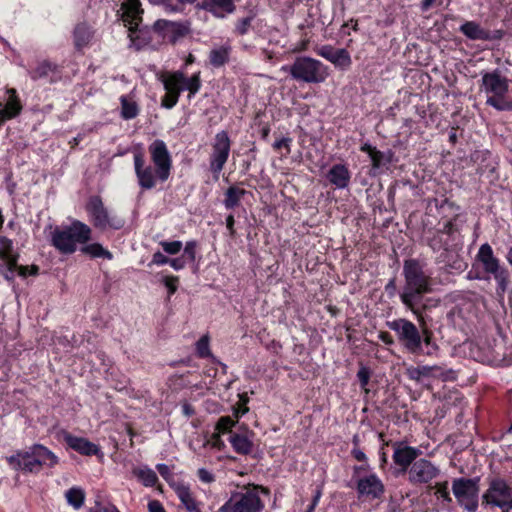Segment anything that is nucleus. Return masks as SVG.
Listing matches in <instances>:
<instances>
[{
	"instance_id": "obj_46",
	"label": "nucleus",
	"mask_w": 512,
	"mask_h": 512,
	"mask_svg": "<svg viewBox=\"0 0 512 512\" xmlns=\"http://www.w3.org/2000/svg\"><path fill=\"white\" fill-rule=\"evenodd\" d=\"M437 231L441 232L446 238H448L451 242L454 241V235L458 232V228L454 224L453 221H447L444 223L443 227L438 229Z\"/></svg>"
},
{
	"instance_id": "obj_8",
	"label": "nucleus",
	"mask_w": 512,
	"mask_h": 512,
	"mask_svg": "<svg viewBox=\"0 0 512 512\" xmlns=\"http://www.w3.org/2000/svg\"><path fill=\"white\" fill-rule=\"evenodd\" d=\"M263 503L255 490L234 493L218 512H260Z\"/></svg>"
},
{
	"instance_id": "obj_6",
	"label": "nucleus",
	"mask_w": 512,
	"mask_h": 512,
	"mask_svg": "<svg viewBox=\"0 0 512 512\" xmlns=\"http://www.w3.org/2000/svg\"><path fill=\"white\" fill-rule=\"evenodd\" d=\"M480 477L455 478L452 481V492L457 503L468 512H476L478 508Z\"/></svg>"
},
{
	"instance_id": "obj_4",
	"label": "nucleus",
	"mask_w": 512,
	"mask_h": 512,
	"mask_svg": "<svg viewBox=\"0 0 512 512\" xmlns=\"http://www.w3.org/2000/svg\"><path fill=\"white\" fill-rule=\"evenodd\" d=\"M291 77L305 83H323L329 76L328 67L317 59L300 56L288 68Z\"/></svg>"
},
{
	"instance_id": "obj_2",
	"label": "nucleus",
	"mask_w": 512,
	"mask_h": 512,
	"mask_svg": "<svg viewBox=\"0 0 512 512\" xmlns=\"http://www.w3.org/2000/svg\"><path fill=\"white\" fill-rule=\"evenodd\" d=\"M91 228L74 220L70 225L55 227L50 234L51 245L62 254H72L78 244H85L91 239Z\"/></svg>"
},
{
	"instance_id": "obj_24",
	"label": "nucleus",
	"mask_w": 512,
	"mask_h": 512,
	"mask_svg": "<svg viewBox=\"0 0 512 512\" xmlns=\"http://www.w3.org/2000/svg\"><path fill=\"white\" fill-rule=\"evenodd\" d=\"M10 463L17 462L19 469L26 472H38L41 466L36 462V457L33 456V450L30 447L28 451L19 452L16 456L10 457Z\"/></svg>"
},
{
	"instance_id": "obj_47",
	"label": "nucleus",
	"mask_w": 512,
	"mask_h": 512,
	"mask_svg": "<svg viewBox=\"0 0 512 512\" xmlns=\"http://www.w3.org/2000/svg\"><path fill=\"white\" fill-rule=\"evenodd\" d=\"M235 425V421L232 420L229 416L221 417L217 424L216 428L219 430V432L225 433V432H231V428Z\"/></svg>"
},
{
	"instance_id": "obj_20",
	"label": "nucleus",
	"mask_w": 512,
	"mask_h": 512,
	"mask_svg": "<svg viewBox=\"0 0 512 512\" xmlns=\"http://www.w3.org/2000/svg\"><path fill=\"white\" fill-rule=\"evenodd\" d=\"M134 168L138 183L142 189L150 190L155 187V174L151 166H145L144 155L142 152L134 154Z\"/></svg>"
},
{
	"instance_id": "obj_39",
	"label": "nucleus",
	"mask_w": 512,
	"mask_h": 512,
	"mask_svg": "<svg viewBox=\"0 0 512 512\" xmlns=\"http://www.w3.org/2000/svg\"><path fill=\"white\" fill-rule=\"evenodd\" d=\"M2 260L3 262L0 263V273L4 276L6 280H13L14 273L18 267V256L5 258Z\"/></svg>"
},
{
	"instance_id": "obj_59",
	"label": "nucleus",
	"mask_w": 512,
	"mask_h": 512,
	"mask_svg": "<svg viewBox=\"0 0 512 512\" xmlns=\"http://www.w3.org/2000/svg\"><path fill=\"white\" fill-rule=\"evenodd\" d=\"M397 291L396 279L391 278L385 285V292L390 298L394 297Z\"/></svg>"
},
{
	"instance_id": "obj_9",
	"label": "nucleus",
	"mask_w": 512,
	"mask_h": 512,
	"mask_svg": "<svg viewBox=\"0 0 512 512\" xmlns=\"http://www.w3.org/2000/svg\"><path fill=\"white\" fill-rule=\"evenodd\" d=\"M86 210L90 216L91 222L96 228L102 230L108 227L120 229L124 225L123 220L109 217L108 210L105 208L99 196H92L89 199Z\"/></svg>"
},
{
	"instance_id": "obj_56",
	"label": "nucleus",
	"mask_w": 512,
	"mask_h": 512,
	"mask_svg": "<svg viewBox=\"0 0 512 512\" xmlns=\"http://www.w3.org/2000/svg\"><path fill=\"white\" fill-rule=\"evenodd\" d=\"M176 26L175 22H171L164 19H159L154 23V29L158 32L164 31L165 29L172 28L174 30V27Z\"/></svg>"
},
{
	"instance_id": "obj_27",
	"label": "nucleus",
	"mask_w": 512,
	"mask_h": 512,
	"mask_svg": "<svg viewBox=\"0 0 512 512\" xmlns=\"http://www.w3.org/2000/svg\"><path fill=\"white\" fill-rule=\"evenodd\" d=\"M229 442L234 450L239 454L247 455L252 451L253 442L245 434L231 433L229 436Z\"/></svg>"
},
{
	"instance_id": "obj_13",
	"label": "nucleus",
	"mask_w": 512,
	"mask_h": 512,
	"mask_svg": "<svg viewBox=\"0 0 512 512\" xmlns=\"http://www.w3.org/2000/svg\"><path fill=\"white\" fill-rule=\"evenodd\" d=\"M511 497L512 487L504 479L497 477L489 481V487L482 495V502L501 508V504Z\"/></svg>"
},
{
	"instance_id": "obj_35",
	"label": "nucleus",
	"mask_w": 512,
	"mask_h": 512,
	"mask_svg": "<svg viewBox=\"0 0 512 512\" xmlns=\"http://www.w3.org/2000/svg\"><path fill=\"white\" fill-rule=\"evenodd\" d=\"M65 498L74 509H80L84 504L85 492L80 487H72L66 491Z\"/></svg>"
},
{
	"instance_id": "obj_62",
	"label": "nucleus",
	"mask_w": 512,
	"mask_h": 512,
	"mask_svg": "<svg viewBox=\"0 0 512 512\" xmlns=\"http://www.w3.org/2000/svg\"><path fill=\"white\" fill-rule=\"evenodd\" d=\"M443 0H422L421 10L428 11L432 6H440Z\"/></svg>"
},
{
	"instance_id": "obj_10",
	"label": "nucleus",
	"mask_w": 512,
	"mask_h": 512,
	"mask_svg": "<svg viewBox=\"0 0 512 512\" xmlns=\"http://www.w3.org/2000/svg\"><path fill=\"white\" fill-rule=\"evenodd\" d=\"M148 149L151 160L156 167V176L162 182L166 181L170 176L172 161L165 142L157 139L149 145Z\"/></svg>"
},
{
	"instance_id": "obj_63",
	"label": "nucleus",
	"mask_w": 512,
	"mask_h": 512,
	"mask_svg": "<svg viewBox=\"0 0 512 512\" xmlns=\"http://www.w3.org/2000/svg\"><path fill=\"white\" fill-rule=\"evenodd\" d=\"M148 509L150 512H165L162 504L157 500H152L148 503Z\"/></svg>"
},
{
	"instance_id": "obj_50",
	"label": "nucleus",
	"mask_w": 512,
	"mask_h": 512,
	"mask_svg": "<svg viewBox=\"0 0 512 512\" xmlns=\"http://www.w3.org/2000/svg\"><path fill=\"white\" fill-rule=\"evenodd\" d=\"M291 143H292V139L290 137H283L281 139H277L274 143H273V148L274 150H280L281 148H284L286 150V154H290L291 152Z\"/></svg>"
},
{
	"instance_id": "obj_17",
	"label": "nucleus",
	"mask_w": 512,
	"mask_h": 512,
	"mask_svg": "<svg viewBox=\"0 0 512 512\" xmlns=\"http://www.w3.org/2000/svg\"><path fill=\"white\" fill-rule=\"evenodd\" d=\"M393 448V461L401 467L402 472H408L409 468L418 460L417 458L421 454L419 449L408 446L403 442L394 443Z\"/></svg>"
},
{
	"instance_id": "obj_43",
	"label": "nucleus",
	"mask_w": 512,
	"mask_h": 512,
	"mask_svg": "<svg viewBox=\"0 0 512 512\" xmlns=\"http://www.w3.org/2000/svg\"><path fill=\"white\" fill-rule=\"evenodd\" d=\"M18 256L13 252V242L5 236H0V259Z\"/></svg>"
},
{
	"instance_id": "obj_34",
	"label": "nucleus",
	"mask_w": 512,
	"mask_h": 512,
	"mask_svg": "<svg viewBox=\"0 0 512 512\" xmlns=\"http://www.w3.org/2000/svg\"><path fill=\"white\" fill-rule=\"evenodd\" d=\"M81 252L92 258H104L111 260L113 255L99 243H92L81 248Z\"/></svg>"
},
{
	"instance_id": "obj_61",
	"label": "nucleus",
	"mask_w": 512,
	"mask_h": 512,
	"mask_svg": "<svg viewBox=\"0 0 512 512\" xmlns=\"http://www.w3.org/2000/svg\"><path fill=\"white\" fill-rule=\"evenodd\" d=\"M168 264H170L175 270H180L185 267L186 260L181 256L174 259H169Z\"/></svg>"
},
{
	"instance_id": "obj_22",
	"label": "nucleus",
	"mask_w": 512,
	"mask_h": 512,
	"mask_svg": "<svg viewBox=\"0 0 512 512\" xmlns=\"http://www.w3.org/2000/svg\"><path fill=\"white\" fill-rule=\"evenodd\" d=\"M159 80L163 83L167 92H172V103L168 106H175L178 102L181 91L184 90V73L181 71L173 72L169 75L161 74Z\"/></svg>"
},
{
	"instance_id": "obj_42",
	"label": "nucleus",
	"mask_w": 512,
	"mask_h": 512,
	"mask_svg": "<svg viewBox=\"0 0 512 512\" xmlns=\"http://www.w3.org/2000/svg\"><path fill=\"white\" fill-rule=\"evenodd\" d=\"M183 86L184 90L189 91V97L195 95L201 87L200 73H196L190 78L184 76Z\"/></svg>"
},
{
	"instance_id": "obj_64",
	"label": "nucleus",
	"mask_w": 512,
	"mask_h": 512,
	"mask_svg": "<svg viewBox=\"0 0 512 512\" xmlns=\"http://www.w3.org/2000/svg\"><path fill=\"white\" fill-rule=\"evenodd\" d=\"M351 454L357 461H366L367 459L365 453L358 447H354Z\"/></svg>"
},
{
	"instance_id": "obj_28",
	"label": "nucleus",
	"mask_w": 512,
	"mask_h": 512,
	"mask_svg": "<svg viewBox=\"0 0 512 512\" xmlns=\"http://www.w3.org/2000/svg\"><path fill=\"white\" fill-rule=\"evenodd\" d=\"M57 65L51 61L43 60L40 61L37 66L28 71L30 78L33 81H37L39 79L47 78L50 73H54L57 71Z\"/></svg>"
},
{
	"instance_id": "obj_21",
	"label": "nucleus",
	"mask_w": 512,
	"mask_h": 512,
	"mask_svg": "<svg viewBox=\"0 0 512 512\" xmlns=\"http://www.w3.org/2000/svg\"><path fill=\"white\" fill-rule=\"evenodd\" d=\"M122 20L129 30L133 32L138 28L139 22H141V15L143 10L139 0H126L122 3Z\"/></svg>"
},
{
	"instance_id": "obj_12",
	"label": "nucleus",
	"mask_w": 512,
	"mask_h": 512,
	"mask_svg": "<svg viewBox=\"0 0 512 512\" xmlns=\"http://www.w3.org/2000/svg\"><path fill=\"white\" fill-rule=\"evenodd\" d=\"M440 474L439 468L431 461L420 458L408 470V480L413 485L428 484Z\"/></svg>"
},
{
	"instance_id": "obj_51",
	"label": "nucleus",
	"mask_w": 512,
	"mask_h": 512,
	"mask_svg": "<svg viewBox=\"0 0 512 512\" xmlns=\"http://www.w3.org/2000/svg\"><path fill=\"white\" fill-rule=\"evenodd\" d=\"M196 254V243L194 241L187 242L184 247V253L182 257L188 259L189 262H194Z\"/></svg>"
},
{
	"instance_id": "obj_5",
	"label": "nucleus",
	"mask_w": 512,
	"mask_h": 512,
	"mask_svg": "<svg viewBox=\"0 0 512 512\" xmlns=\"http://www.w3.org/2000/svg\"><path fill=\"white\" fill-rule=\"evenodd\" d=\"M476 258L482 264L484 271L493 275L498 284L497 294L502 296L508 288L509 272L500 265L498 258L494 256L492 247L488 243L482 244Z\"/></svg>"
},
{
	"instance_id": "obj_25",
	"label": "nucleus",
	"mask_w": 512,
	"mask_h": 512,
	"mask_svg": "<svg viewBox=\"0 0 512 512\" xmlns=\"http://www.w3.org/2000/svg\"><path fill=\"white\" fill-rule=\"evenodd\" d=\"M327 179L339 189L346 188L350 180V172L343 164H336L327 173Z\"/></svg>"
},
{
	"instance_id": "obj_45",
	"label": "nucleus",
	"mask_w": 512,
	"mask_h": 512,
	"mask_svg": "<svg viewBox=\"0 0 512 512\" xmlns=\"http://www.w3.org/2000/svg\"><path fill=\"white\" fill-rule=\"evenodd\" d=\"M160 245L163 248V250L167 254H170V255H175V254L179 253L181 251V249H182V246H183L182 242L178 241V240L171 241V242L161 241Z\"/></svg>"
},
{
	"instance_id": "obj_15",
	"label": "nucleus",
	"mask_w": 512,
	"mask_h": 512,
	"mask_svg": "<svg viewBox=\"0 0 512 512\" xmlns=\"http://www.w3.org/2000/svg\"><path fill=\"white\" fill-rule=\"evenodd\" d=\"M356 490L359 498L379 499L384 494L385 488L376 474L361 477L357 480Z\"/></svg>"
},
{
	"instance_id": "obj_49",
	"label": "nucleus",
	"mask_w": 512,
	"mask_h": 512,
	"mask_svg": "<svg viewBox=\"0 0 512 512\" xmlns=\"http://www.w3.org/2000/svg\"><path fill=\"white\" fill-rule=\"evenodd\" d=\"M436 488H437L436 494H438L439 497H441L443 499V501H445L447 503L452 502V498L448 491V482L447 481L437 484Z\"/></svg>"
},
{
	"instance_id": "obj_38",
	"label": "nucleus",
	"mask_w": 512,
	"mask_h": 512,
	"mask_svg": "<svg viewBox=\"0 0 512 512\" xmlns=\"http://www.w3.org/2000/svg\"><path fill=\"white\" fill-rule=\"evenodd\" d=\"M197 0H150L155 5L163 6L166 12H179L186 4H193Z\"/></svg>"
},
{
	"instance_id": "obj_57",
	"label": "nucleus",
	"mask_w": 512,
	"mask_h": 512,
	"mask_svg": "<svg viewBox=\"0 0 512 512\" xmlns=\"http://www.w3.org/2000/svg\"><path fill=\"white\" fill-rule=\"evenodd\" d=\"M169 262V258L167 256H165L163 253L157 251L153 254V257H152V260L151 262L149 263V266L151 265H164V264H168Z\"/></svg>"
},
{
	"instance_id": "obj_1",
	"label": "nucleus",
	"mask_w": 512,
	"mask_h": 512,
	"mask_svg": "<svg viewBox=\"0 0 512 512\" xmlns=\"http://www.w3.org/2000/svg\"><path fill=\"white\" fill-rule=\"evenodd\" d=\"M402 274L404 284L399 292V298L405 308H412L414 300L433 291L432 278L425 272L422 264L412 258L404 260Z\"/></svg>"
},
{
	"instance_id": "obj_16",
	"label": "nucleus",
	"mask_w": 512,
	"mask_h": 512,
	"mask_svg": "<svg viewBox=\"0 0 512 512\" xmlns=\"http://www.w3.org/2000/svg\"><path fill=\"white\" fill-rule=\"evenodd\" d=\"M440 367L438 366H411L406 369V375L409 379L414 380L416 382H420L423 378L426 377H439L443 381L454 380L456 378L455 371L452 369L446 371H440Z\"/></svg>"
},
{
	"instance_id": "obj_30",
	"label": "nucleus",
	"mask_w": 512,
	"mask_h": 512,
	"mask_svg": "<svg viewBox=\"0 0 512 512\" xmlns=\"http://www.w3.org/2000/svg\"><path fill=\"white\" fill-rule=\"evenodd\" d=\"M246 194V190L236 186H230L225 192L223 204L226 209H233L239 205L241 198Z\"/></svg>"
},
{
	"instance_id": "obj_18",
	"label": "nucleus",
	"mask_w": 512,
	"mask_h": 512,
	"mask_svg": "<svg viewBox=\"0 0 512 512\" xmlns=\"http://www.w3.org/2000/svg\"><path fill=\"white\" fill-rule=\"evenodd\" d=\"M317 54L331 62L336 68L344 71L352 65L351 56L344 48L336 49L331 45H324L317 50Z\"/></svg>"
},
{
	"instance_id": "obj_33",
	"label": "nucleus",
	"mask_w": 512,
	"mask_h": 512,
	"mask_svg": "<svg viewBox=\"0 0 512 512\" xmlns=\"http://www.w3.org/2000/svg\"><path fill=\"white\" fill-rule=\"evenodd\" d=\"M91 32L86 24H78L74 29V44L77 49L86 46L91 39Z\"/></svg>"
},
{
	"instance_id": "obj_44",
	"label": "nucleus",
	"mask_w": 512,
	"mask_h": 512,
	"mask_svg": "<svg viewBox=\"0 0 512 512\" xmlns=\"http://www.w3.org/2000/svg\"><path fill=\"white\" fill-rule=\"evenodd\" d=\"M196 352L200 358H207L211 355L209 349V337L207 335L202 336L196 343Z\"/></svg>"
},
{
	"instance_id": "obj_40",
	"label": "nucleus",
	"mask_w": 512,
	"mask_h": 512,
	"mask_svg": "<svg viewBox=\"0 0 512 512\" xmlns=\"http://www.w3.org/2000/svg\"><path fill=\"white\" fill-rule=\"evenodd\" d=\"M450 244L451 241L437 230L434 232L433 236L428 239V245L433 251L447 250Z\"/></svg>"
},
{
	"instance_id": "obj_48",
	"label": "nucleus",
	"mask_w": 512,
	"mask_h": 512,
	"mask_svg": "<svg viewBox=\"0 0 512 512\" xmlns=\"http://www.w3.org/2000/svg\"><path fill=\"white\" fill-rule=\"evenodd\" d=\"M252 21L253 17L250 16L240 19L236 25V32L239 35H245L249 31Z\"/></svg>"
},
{
	"instance_id": "obj_54",
	"label": "nucleus",
	"mask_w": 512,
	"mask_h": 512,
	"mask_svg": "<svg viewBox=\"0 0 512 512\" xmlns=\"http://www.w3.org/2000/svg\"><path fill=\"white\" fill-rule=\"evenodd\" d=\"M370 159L372 161V168L379 169L383 165L384 154L376 149L370 156Z\"/></svg>"
},
{
	"instance_id": "obj_31",
	"label": "nucleus",
	"mask_w": 512,
	"mask_h": 512,
	"mask_svg": "<svg viewBox=\"0 0 512 512\" xmlns=\"http://www.w3.org/2000/svg\"><path fill=\"white\" fill-rule=\"evenodd\" d=\"M230 47L221 46L211 50L209 60L212 66L221 67L229 61Z\"/></svg>"
},
{
	"instance_id": "obj_53",
	"label": "nucleus",
	"mask_w": 512,
	"mask_h": 512,
	"mask_svg": "<svg viewBox=\"0 0 512 512\" xmlns=\"http://www.w3.org/2000/svg\"><path fill=\"white\" fill-rule=\"evenodd\" d=\"M357 377L360 382V385L362 388L365 389L367 392L368 390L365 388L369 382L370 379V372L366 367H361L359 371L357 372Z\"/></svg>"
},
{
	"instance_id": "obj_32",
	"label": "nucleus",
	"mask_w": 512,
	"mask_h": 512,
	"mask_svg": "<svg viewBox=\"0 0 512 512\" xmlns=\"http://www.w3.org/2000/svg\"><path fill=\"white\" fill-rule=\"evenodd\" d=\"M22 110L19 99H8L6 106L0 109V125L6 120L16 117Z\"/></svg>"
},
{
	"instance_id": "obj_19",
	"label": "nucleus",
	"mask_w": 512,
	"mask_h": 512,
	"mask_svg": "<svg viewBox=\"0 0 512 512\" xmlns=\"http://www.w3.org/2000/svg\"><path fill=\"white\" fill-rule=\"evenodd\" d=\"M440 303L439 298L421 296L420 299L414 300L412 308L407 309L416 317L419 325H424L432 320L430 312L439 307Z\"/></svg>"
},
{
	"instance_id": "obj_36",
	"label": "nucleus",
	"mask_w": 512,
	"mask_h": 512,
	"mask_svg": "<svg viewBox=\"0 0 512 512\" xmlns=\"http://www.w3.org/2000/svg\"><path fill=\"white\" fill-rule=\"evenodd\" d=\"M133 475L136 476L146 487L154 486L158 480L156 473L149 467L134 468Z\"/></svg>"
},
{
	"instance_id": "obj_52",
	"label": "nucleus",
	"mask_w": 512,
	"mask_h": 512,
	"mask_svg": "<svg viewBox=\"0 0 512 512\" xmlns=\"http://www.w3.org/2000/svg\"><path fill=\"white\" fill-rule=\"evenodd\" d=\"M179 278L177 276H166L163 279L164 285L167 287L169 294L172 295L176 292L178 287Z\"/></svg>"
},
{
	"instance_id": "obj_26",
	"label": "nucleus",
	"mask_w": 512,
	"mask_h": 512,
	"mask_svg": "<svg viewBox=\"0 0 512 512\" xmlns=\"http://www.w3.org/2000/svg\"><path fill=\"white\" fill-rule=\"evenodd\" d=\"M33 456L36 457V462L42 466L54 467L58 463V457L47 447L35 444L32 447Z\"/></svg>"
},
{
	"instance_id": "obj_7",
	"label": "nucleus",
	"mask_w": 512,
	"mask_h": 512,
	"mask_svg": "<svg viewBox=\"0 0 512 512\" xmlns=\"http://www.w3.org/2000/svg\"><path fill=\"white\" fill-rule=\"evenodd\" d=\"M388 327L397 334L398 341L412 354L422 352V336L419 328L405 318L395 319L387 323Z\"/></svg>"
},
{
	"instance_id": "obj_58",
	"label": "nucleus",
	"mask_w": 512,
	"mask_h": 512,
	"mask_svg": "<svg viewBox=\"0 0 512 512\" xmlns=\"http://www.w3.org/2000/svg\"><path fill=\"white\" fill-rule=\"evenodd\" d=\"M197 474L202 482L211 483L214 481V476L205 468H200Z\"/></svg>"
},
{
	"instance_id": "obj_41",
	"label": "nucleus",
	"mask_w": 512,
	"mask_h": 512,
	"mask_svg": "<svg viewBox=\"0 0 512 512\" xmlns=\"http://www.w3.org/2000/svg\"><path fill=\"white\" fill-rule=\"evenodd\" d=\"M121 115L124 119H133L138 115V106L135 102H129L125 96L121 97Z\"/></svg>"
},
{
	"instance_id": "obj_14",
	"label": "nucleus",
	"mask_w": 512,
	"mask_h": 512,
	"mask_svg": "<svg viewBox=\"0 0 512 512\" xmlns=\"http://www.w3.org/2000/svg\"><path fill=\"white\" fill-rule=\"evenodd\" d=\"M460 32L470 40H481V41H495L500 40L504 36V31L501 29L489 31L481 27V25L475 21H466L460 28Z\"/></svg>"
},
{
	"instance_id": "obj_23",
	"label": "nucleus",
	"mask_w": 512,
	"mask_h": 512,
	"mask_svg": "<svg viewBox=\"0 0 512 512\" xmlns=\"http://www.w3.org/2000/svg\"><path fill=\"white\" fill-rule=\"evenodd\" d=\"M63 435V439L66 444L73 450L78 453L86 456L97 455L99 453V448L94 443L90 442L86 438L73 436L67 431H61Z\"/></svg>"
},
{
	"instance_id": "obj_60",
	"label": "nucleus",
	"mask_w": 512,
	"mask_h": 512,
	"mask_svg": "<svg viewBox=\"0 0 512 512\" xmlns=\"http://www.w3.org/2000/svg\"><path fill=\"white\" fill-rule=\"evenodd\" d=\"M156 469L165 480H168L172 476L170 468L166 464H157Z\"/></svg>"
},
{
	"instance_id": "obj_55",
	"label": "nucleus",
	"mask_w": 512,
	"mask_h": 512,
	"mask_svg": "<svg viewBox=\"0 0 512 512\" xmlns=\"http://www.w3.org/2000/svg\"><path fill=\"white\" fill-rule=\"evenodd\" d=\"M428 324L429 323H425L424 325H419V327L421 329L420 333H421V336H422V343H425L426 345H430L431 344V340H432V337H433V333L429 329Z\"/></svg>"
},
{
	"instance_id": "obj_3",
	"label": "nucleus",
	"mask_w": 512,
	"mask_h": 512,
	"mask_svg": "<svg viewBox=\"0 0 512 512\" xmlns=\"http://www.w3.org/2000/svg\"><path fill=\"white\" fill-rule=\"evenodd\" d=\"M510 80L503 76L499 69L484 72L481 79V87L488 95L486 104L497 111H512V98L506 99L509 92Z\"/></svg>"
},
{
	"instance_id": "obj_37",
	"label": "nucleus",
	"mask_w": 512,
	"mask_h": 512,
	"mask_svg": "<svg viewBox=\"0 0 512 512\" xmlns=\"http://www.w3.org/2000/svg\"><path fill=\"white\" fill-rule=\"evenodd\" d=\"M175 492L187 511L193 510L194 507L198 505L197 501L193 497V494L187 486L178 485L175 488Z\"/></svg>"
},
{
	"instance_id": "obj_29",
	"label": "nucleus",
	"mask_w": 512,
	"mask_h": 512,
	"mask_svg": "<svg viewBox=\"0 0 512 512\" xmlns=\"http://www.w3.org/2000/svg\"><path fill=\"white\" fill-rule=\"evenodd\" d=\"M205 6L214 14L221 16L235 9L234 0H206Z\"/></svg>"
},
{
	"instance_id": "obj_11",
	"label": "nucleus",
	"mask_w": 512,
	"mask_h": 512,
	"mask_svg": "<svg viewBox=\"0 0 512 512\" xmlns=\"http://www.w3.org/2000/svg\"><path fill=\"white\" fill-rule=\"evenodd\" d=\"M231 141L226 131H220L215 135L210 155V170L218 175L224 168L230 153Z\"/></svg>"
}]
</instances>
